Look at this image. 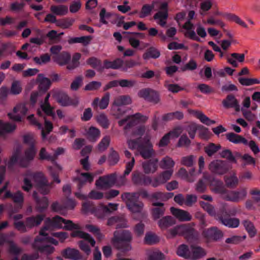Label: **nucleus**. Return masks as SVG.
<instances>
[{"label":"nucleus","mask_w":260,"mask_h":260,"mask_svg":"<svg viewBox=\"0 0 260 260\" xmlns=\"http://www.w3.org/2000/svg\"><path fill=\"white\" fill-rule=\"evenodd\" d=\"M147 255L149 260H164L165 258L164 254L158 250H149Z\"/></svg>","instance_id":"obj_40"},{"label":"nucleus","mask_w":260,"mask_h":260,"mask_svg":"<svg viewBox=\"0 0 260 260\" xmlns=\"http://www.w3.org/2000/svg\"><path fill=\"white\" fill-rule=\"evenodd\" d=\"M180 134V131H170L160 140L158 144L159 146L164 147L166 146L169 143L170 139L177 138Z\"/></svg>","instance_id":"obj_30"},{"label":"nucleus","mask_w":260,"mask_h":260,"mask_svg":"<svg viewBox=\"0 0 260 260\" xmlns=\"http://www.w3.org/2000/svg\"><path fill=\"white\" fill-rule=\"evenodd\" d=\"M116 179V175L115 173L104 176L95 181V185L101 189H107L115 184Z\"/></svg>","instance_id":"obj_17"},{"label":"nucleus","mask_w":260,"mask_h":260,"mask_svg":"<svg viewBox=\"0 0 260 260\" xmlns=\"http://www.w3.org/2000/svg\"><path fill=\"white\" fill-rule=\"evenodd\" d=\"M182 224H181L168 230L166 235L167 238L172 239L177 236H182Z\"/></svg>","instance_id":"obj_36"},{"label":"nucleus","mask_w":260,"mask_h":260,"mask_svg":"<svg viewBox=\"0 0 260 260\" xmlns=\"http://www.w3.org/2000/svg\"><path fill=\"white\" fill-rule=\"evenodd\" d=\"M83 210L85 212H91L94 213L96 216L99 218H102L104 217V214H101L100 211H101L103 213H107L112 212L117 210L118 207L117 204L109 203L108 206L101 205L99 208L98 209H91L90 205L89 203H84L83 204Z\"/></svg>","instance_id":"obj_10"},{"label":"nucleus","mask_w":260,"mask_h":260,"mask_svg":"<svg viewBox=\"0 0 260 260\" xmlns=\"http://www.w3.org/2000/svg\"><path fill=\"white\" fill-rule=\"evenodd\" d=\"M209 181L212 191L217 193H220L221 196H222L225 191L222 182L214 178H213L212 180H209Z\"/></svg>","instance_id":"obj_25"},{"label":"nucleus","mask_w":260,"mask_h":260,"mask_svg":"<svg viewBox=\"0 0 260 260\" xmlns=\"http://www.w3.org/2000/svg\"><path fill=\"white\" fill-rule=\"evenodd\" d=\"M132 240V235L129 231H116L114 232L111 243L116 248L127 251L132 249L130 244Z\"/></svg>","instance_id":"obj_6"},{"label":"nucleus","mask_w":260,"mask_h":260,"mask_svg":"<svg viewBox=\"0 0 260 260\" xmlns=\"http://www.w3.org/2000/svg\"><path fill=\"white\" fill-rule=\"evenodd\" d=\"M45 218L43 214L31 216L26 218V224L28 229H32L41 224Z\"/></svg>","instance_id":"obj_24"},{"label":"nucleus","mask_w":260,"mask_h":260,"mask_svg":"<svg viewBox=\"0 0 260 260\" xmlns=\"http://www.w3.org/2000/svg\"><path fill=\"white\" fill-rule=\"evenodd\" d=\"M48 231V230H47V226L42 227L39 231V232H43L42 235L41 236V238L44 239L45 240L44 241L48 244L51 243L55 246L57 245L58 244V242L56 239L48 236V233H47V231Z\"/></svg>","instance_id":"obj_39"},{"label":"nucleus","mask_w":260,"mask_h":260,"mask_svg":"<svg viewBox=\"0 0 260 260\" xmlns=\"http://www.w3.org/2000/svg\"><path fill=\"white\" fill-rule=\"evenodd\" d=\"M61 254L66 258L72 260H85L79 250L74 248H67L61 252Z\"/></svg>","instance_id":"obj_20"},{"label":"nucleus","mask_w":260,"mask_h":260,"mask_svg":"<svg viewBox=\"0 0 260 260\" xmlns=\"http://www.w3.org/2000/svg\"><path fill=\"white\" fill-rule=\"evenodd\" d=\"M48 169L51 176L53 178L54 181L59 183L60 180L58 177V175L61 171V167L56 164H54L53 166L48 167Z\"/></svg>","instance_id":"obj_38"},{"label":"nucleus","mask_w":260,"mask_h":260,"mask_svg":"<svg viewBox=\"0 0 260 260\" xmlns=\"http://www.w3.org/2000/svg\"><path fill=\"white\" fill-rule=\"evenodd\" d=\"M159 56V52L157 50L153 49L144 53L143 55V57L145 60H147L150 58H158Z\"/></svg>","instance_id":"obj_62"},{"label":"nucleus","mask_w":260,"mask_h":260,"mask_svg":"<svg viewBox=\"0 0 260 260\" xmlns=\"http://www.w3.org/2000/svg\"><path fill=\"white\" fill-rule=\"evenodd\" d=\"M225 182L228 187L234 188L238 185L239 180L236 174L234 173L229 176L225 177Z\"/></svg>","instance_id":"obj_47"},{"label":"nucleus","mask_w":260,"mask_h":260,"mask_svg":"<svg viewBox=\"0 0 260 260\" xmlns=\"http://www.w3.org/2000/svg\"><path fill=\"white\" fill-rule=\"evenodd\" d=\"M132 103L130 96L127 95L119 96L116 98L111 108L112 114L117 118L124 113L121 106L129 105Z\"/></svg>","instance_id":"obj_9"},{"label":"nucleus","mask_w":260,"mask_h":260,"mask_svg":"<svg viewBox=\"0 0 260 260\" xmlns=\"http://www.w3.org/2000/svg\"><path fill=\"white\" fill-rule=\"evenodd\" d=\"M22 89L20 82L19 81H14L12 83L10 93L14 95L19 94L21 92Z\"/></svg>","instance_id":"obj_53"},{"label":"nucleus","mask_w":260,"mask_h":260,"mask_svg":"<svg viewBox=\"0 0 260 260\" xmlns=\"http://www.w3.org/2000/svg\"><path fill=\"white\" fill-rule=\"evenodd\" d=\"M93 175L88 173H82L78 177L77 179L79 182L78 186L80 188L86 183H91L93 180Z\"/></svg>","instance_id":"obj_32"},{"label":"nucleus","mask_w":260,"mask_h":260,"mask_svg":"<svg viewBox=\"0 0 260 260\" xmlns=\"http://www.w3.org/2000/svg\"><path fill=\"white\" fill-rule=\"evenodd\" d=\"M177 254L179 256L185 258H190L191 251L188 247L185 244L180 245L177 250Z\"/></svg>","instance_id":"obj_43"},{"label":"nucleus","mask_w":260,"mask_h":260,"mask_svg":"<svg viewBox=\"0 0 260 260\" xmlns=\"http://www.w3.org/2000/svg\"><path fill=\"white\" fill-rule=\"evenodd\" d=\"M24 142L29 145L30 148L26 150L23 157H20L21 149H17L12 155L8 162V167H10L16 162L23 167H27L29 162L32 160L36 153V149L35 147L36 140L31 135H25L23 137Z\"/></svg>","instance_id":"obj_4"},{"label":"nucleus","mask_w":260,"mask_h":260,"mask_svg":"<svg viewBox=\"0 0 260 260\" xmlns=\"http://www.w3.org/2000/svg\"><path fill=\"white\" fill-rule=\"evenodd\" d=\"M121 198L126 204L128 209L132 212L141 213L143 208V204L138 201V196L136 193H124Z\"/></svg>","instance_id":"obj_8"},{"label":"nucleus","mask_w":260,"mask_h":260,"mask_svg":"<svg viewBox=\"0 0 260 260\" xmlns=\"http://www.w3.org/2000/svg\"><path fill=\"white\" fill-rule=\"evenodd\" d=\"M194 172V169H191L189 173H188L185 169L182 168L178 172L177 175L178 177L182 179H186L188 182H193L194 179L191 178L190 176H193Z\"/></svg>","instance_id":"obj_37"},{"label":"nucleus","mask_w":260,"mask_h":260,"mask_svg":"<svg viewBox=\"0 0 260 260\" xmlns=\"http://www.w3.org/2000/svg\"><path fill=\"white\" fill-rule=\"evenodd\" d=\"M110 142V138L109 136L104 137L98 146V150L101 151H105L108 147Z\"/></svg>","instance_id":"obj_57"},{"label":"nucleus","mask_w":260,"mask_h":260,"mask_svg":"<svg viewBox=\"0 0 260 260\" xmlns=\"http://www.w3.org/2000/svg\"><path fill=\"white\" fill-rule=\"evenodd\" d=\"M191 249L190 258L192 259L200 258L207 254L206 251L200 246H191Z\"/></svg>","instance_id":"obj_33"},{"label":"nucleus","mask_w":260,"mask_h":260,"mask_svg":"<svg viewBox=\"0 0 260 260\" xmlns=\"http://www.w3.org/2000/svg\"><path fill=\"white\" fill-rule=\"evenodd\" d=\"M209 169L211 172L218 174H224L226 171L223 161L218 160L211 162L209 166Z\"/></svg>","instance_id":"obj_23"},{"label":"nucleus","mask_w":260,"mask_h":260,"mask_svg":"<svg viewBox=\"0 0 260 260\" xmlns=\"http://www.w3.org/2000/svg\"><path fill=\"white\" fill-rule=\"evenodd\" d=\"M74 22L73 19H67L57 21L56 25L63 28H68L73 24Z\"/></svg>","instance_id":"obj_63"},{"label":"nucleus","mask_w":260,"mask_h":260,"mask_svg":"<svg viewBox=\"0 0 260 260\" xmlns=\"http://www.w3.org/2000/svg\"><path fill=\"white\" fill-rule=\"evenodd\" d=\"M44 226H47V230H48L52 228L64 229L67 230H75L71 234L72 237L83 239L92 247L95 244V240L89 234L81 231L82 228L79 223H74L71 220L64 219L58 216L52 218H47Z\"/></svg>","instance_id":"obj_1"},{"label":"nucleus","mask_w":260,"mask_h":260,"mask_svg":"<svg viewBox=\"0 0 260 260\" xmlns=\"http://www.w3.org/2000/svg\"><path fill=\"white\" fill-rule=\"evenodd\" d=\"M175 220L172 217L167 216L161 218L158 221V224L161 230H164L175 224Z\"/></svg>","instance_id":"obj_31"},{"label":"nucleus","mask_w":260,"mask_h":260,"mask_svg":"<svg viewBox=\"0 0 260 260\" xmlns=\"http://www.w3.org/2000/svg\"><path fill=\"white\" fill-rule=\"evenodd\" d=\"M96 120L103 128H107L108 127L110 122L105 114H99L96 117Z\"/></svg>","instance_id":"obj_55"},{"label":"nucleus","mask_w":260,"mask_h":260,"mask_svg":"<svg viewBox=\"0 0 260 260\" xmlns=\"http://www.w3.org/2000/svg\"><path fill=\"white\" fill-rule=\"evenodd\" d=\"M110 101V94L106 93L101 99L95 98L91 103V106L94 108H99L100 109H105L108 106Z\"/></svg>","instance_id":"obj_22"},{"label":"nucleus","mask_w":260,"mask_h":260,"mask_svg":"<svg viewBox=\"0 0 260 260\" xmlns=\"http://www.w3.org/2000/svg\"><path fill=\"white\" fill-rule=\"evenodd\" d=\"M195 15V13L193 11H190L188 12V17L189 20H187L183 24V27L185 30L184 35L192 40L200 41V38L197 36L196 32L193 30V25L190 21V20L193 19Z\"/></svg>","instance_id":"obj_15"},{"label":"nucleus","mask_w":260,"mask_h":260,"mask_svg":"<svg viewBox=\"0 0 260 260\" xmlns=\"http://www.w3.org/2000/svg\"><path fill=\"white\" fill-rule=\"evenodd\" d=\"M34 62L39 65H43L48 63L50 61V56L48 54H43L40 56L34 57Z\"/></svg>","instance_id":"obj_50"},{"label":"nucleus","mask_w":260,"mask_h":260,"mask_svg":"<svg viewBox=\"0 0 260 260\" xmlns=\"http://www.w3.org/2000/svg\"><path fill=\"white\" fill-rule=\"evenodd\" d=\"M10 198L13 199V201L15 203L19 204L18 206V209L21 208L24 198L23 193L21 191H18L16 193L12 194L10 191L7 190L4 195H2V198L4 199Z\"/></svg>","instance_id":"obj_21"},{"label":"nucleus","mask_w":260,"mask_h":260,"mask_svg":"<svg viewBox=\"0 0 260 260\" xmlns=\"http://www.w3.org/2000/svg\"><path fill=\"white\" fill-rule=\"evenodd\" d=\"M222 104L225 108H234L236 111L240 110V106L236 98L233 95H229L223 101Z\"/></svg>","instance_id":"obj_29"},{"label":"nucleus","mask_w":260,"mask_h":260,"mask_svg":"<svg viewBox=\"0 0 260 260\" xmlns=\"http://www.w3.org/2000/svg\"><path fill=\"white\" fill-rule=\"evenodd\" d=\"M119 160V155L117 152L111 149L110 150V153L109 156L108 160L110 164L112 165H115Z\"/></svg>","instance_id":"obj_61"},{"label":"nucleus","mask_w":260,"mask_h":260,"mask_svg":"<svg viewBox=\"0 0 260 260\" xmlns=\"http://www.w3.org/2000/svg\"><path fill=\"white\" fill-rule=\"evenodd\" d=\"M81 57V54L76 53L73 56L72 60H71V55L69 53L63 52L60 55L54 57V60L59 66H62L67 65V69L69 70H72L80 65L79 59Z\"/></svg>","instance_id":"obj_7"},{"label":"nucleus","mask_w":260,"mask_h":260,"mask_svg":"<svg viewBox=\"0 0 260 260\" xmlns=\"http://www.w3.org/2000/svg\"><path fill=\"white\" fill-rule=\"evenodd\" d=\"M246 238V235L243 236H233L226 239V243L237 244L244 240Z\"/></svg>","instance_id":"obj_59"},{"label":"nucleus","mask_w":260,"mask_h":260,"mask_svg":"<svg viewBox=\"0 0 260 260\" xmlns=\"http://www.w3.org/2000/svg\"><path fill=\"white\" fill-rule=\"evenodd\" d=\"M153 205L158 207L154 208L152 210V215L154 219H158L162 216L165 212V208L162 207L163 204L161 203H154Z\"/></svg>","instance_id":"obj_48"},{"label":"nucleus","mask_w":260,"mask_h":260,"mask_svg":"<svg viewBox=\"0 0 260 260\" xmlns=\"http://www.w3.org/2000/svg\"><path fill=\"white\" fill-rule=\"evenodd\" d=\"M126 134L127 143L131 149H137L145 159L149 158L154 154L150 137L144 131H128Z\"/></svg>","instance_id":"obj_2"},{"label":"nucleus","mask_w":260,"mask_h":260,"mask_svg":"<svg viewBox=\"0 0 260 260\" xmlns=\"http://www.w3.org/2000/svg\"><path fill=\"white\" fill-rule=\"evenodd\" d=\"M33 197L36 201V208L38 211L42 212L47 208L48 203L47 199L46 197H43L41 200H39L38 199L37 193L36 192H34L33 193Z\"/></svg>","instance_id":"obj_35"},{"label":"nucleus","mask_w":260,"mask_h":260,"mask_svg":"<svg viewBox=\"0 0 260 260\" xmlns=\"http://www.w3.org/2000/svg\"><path fill=\"white\" fill-rule=\"evenodd\" d=\"M158 160L155 159L153 160L144 162L142 164V167L145 174H153L157 169Z\"/></svg>","instance_id":"obj_26"},{"label":"nucleus","mask_w":260,"mask_h":260,"mask_svg":"<svg viewBox=\"0 0 260 260\" xmlns=\"http://www.w3.org/2000/svg\"><path fill=\"white\" fill-rule=\"evenodd\" d=\"M182 236H184L188 241L193 238L194 229L190 224H182Z\"/></svg>","instance_id":"obj_34"},{"label":"nucleus","mask_w":260,"mask_h":260,"mask_svg":"<svg viewBox=\"0 0 260 260\" xmlns=\"http://www.w3.org/2000/svg\"><path fill=\"white\" fill-rule=\"evenodd\" d=\"M50 96V93H48L45 98L44 103L41 105V107L42 110L47 115H50L54 116V114L53 112V109L50 106L48 103V100Z\"/></svg>","instance_id":"obj_44"},{"label":"nucleus","mask_w":260,"mask_h":260,"mask_svg":"<svg viewBox=\"0 0 260 260\" xmlns=\"http://www.w3.org/2000/svg\"><path fill=\"white\" fill-rule=\"evenodd\" d=\"M123 63V61L120 59H116L113 61H106L104 62V68L117 69L121 67Z\"/></svg>","instance_id":"obj_52"},{"label":"nucleus","mask_w":260,"mask_h":260,"mask_svg":"<svg viewBox=\"0 0 260 260\" xmlns=\"http://www.w3.org/2000/svg\"><path fill=\"white\" fill-rule=\"evenodd\" d=\"M247 194V189L243 187L237 190L225 191L222 198L227 201L238 203L245 199Z\"/></svg>","instance_id":"obj_13"},{"label":"nucleus","mask_w":260,"mask_h":260,"mask_svg":"<svg viewBox=\"0 0 260 260\" xmlns=\"http://www.w3.org/2000/svg\"><path fill=\"white\" fill-rule=\"evenodd\" d=\"M37 81L39 83V89L41 92L47 90L51 85L50 80L42 74L38 75Z\"/></svg>","instance_id":"obj_28"},{"label":"nucleus","mask_w":260,"mask_h":260,"mask_svg":"<svg viewBox=\"0 0 260 260\" xmlns=\"http://www.w3.org/2000/svg\"><path fill=\"white\" fill-rule=\"evenodd\" d=\"M36 186L39 191L43 194H47L50 190L51 185L42 172L27 173L24 177L22 188L26 191L31 190L32 186Z\"/></svg>","instance_id":"obj_3"},{"label":"nucleus","mask_w":260,"mask_h":260,"mask_svg":"<svg viewBox=\"0 0 260 260\" xmlns=\"http://www.w3.org/2000/svg\"><path fill=\"white\" fill-rule=\"evenodd\" d=\"M202 235L205 239L206 243L217 241L221 238L223 236L221 231L216 227H212L204 230L202 232Z\"/></svg>","instance_id":"obj_16"},{"label":"nucleus","mask_w":260,"mask_h":260,"mask_svg":"<svg viewBox=\"0 0 260 260\" xmlns=\"http://www.w3.org/2000/svg\"><path fill=\"white\" fill-rule=\"evenodd\" d=\"M174 166L175 161L171 157L168 156L164 157L159 162L160 167L164 169H172Z\"/></svg>","instance_id":"obj_41"},{"label":"nucleus","mask_w":260,"mask_h":260,"mask_svg":"<svg viewBox=\"0 0 260 260\" xmlns=\"http://www.w3.org/2000/svg\"><path fill=\"white\" fill-rule=\"evenodd\" d=\"M165 86L170 92L173 93H177L183 89V87L178 84H171L168 82L166 83Z\"/></svg>","instance_id":"obj_60"},{"label":"nucleus","mask_w":260,"mask_h":260,"mask_svg":"<svg viewBox=\"0 0 260 260\" xmlns=\"http://www.w3.org/2000/svg\"><path fill=\"white\" fill-rule=\"evenodd\" d=\"M51 11L56 15H64L68 12V8L64 5L53 6L50 8Z\"/></svg>","instance_id":"obj_46"},{"label":"nucleus","mask_w":260,"mask_h":260,"mask_svg":"<svg viewBox=\"0 0 260 260\" xmlns=\"http://www.w3.org/2000/svg\"><path fill=\"white\" fill-rule=\"evenodd\" d=\"M147 120V117L137 113L133 115H129L126 118L118 121V124L124 129L133 128L134 126L139 124Z\"/></svg>","instance_id":"obj_11"},{"label":"nucleus","mask_w":260,"mask_h":260,"mask_svg":"<svg viewBox=\"0 0 260 260\" xmlns=\"http://www.w3.org/2000/svg\"><path fill=\"white\" fill-rule=\"evenodd\" d=\"M227 139L231 142L234 143H242L244 144H247V141L244 138L233 133H230L226 135Z\"/></svg>","instance_id":"obj_45"},{"label":"nucleus","mask_w":260,"mask_h":260,"mask_svg":"<svg viewBox=\"0 0 260 260\" xmlns=\"http://www.w3.org/2000/svg\"><path fill=\"white\" fill-rule=\"evenodd\" d=\"M155 5H158L159 7V11L154 15V18L157 24L161 26H164L166 24V20L168 18V4L165 2L155 3L152 6L145 5L143 6L140 13V18H144L150 15Z\"/></svg>","instance_id":"obj_5"},{"label":"nucleus","mask_w":260,"mask_h":260,"mask_svg":"<svg viewBox=\"0 0 260 260\" xmlns=\"http://www.w3.org/2000/svg\"><path fill=\"white\" fill-rule=\"evenodd\" d=\"M190 114H192L196 118L200 119V120L206 125H209L215 123L214 120L210 119L207 116H206L203 112L200 111H197L193 110H189Z\"/></svg>","instance_id":"obj_27"},{"label":"nucleus","mask_w":260,"mask_h":260,"mask_svg":"<svg viewBox=\"0 0 260 260\" xmlns=\"http://www.w3.org/2000/svg\"><path fill=\"white\" fill-rule=\"evenodd\" d=\"M170 211L172 214L180 221H189L192 219V216L187 211L171 207Z\"/></svg>","instance_id":"obj_19"},{"label":"nucleus","mask_w":260,"mask_h":260,"mask_svg":"<svg viewBox=\"0 0 260 260\" xmlns=\"http://www.w3.org/2000/svg\"><path fill=\"white\" fill-rule=\"evenodd\" d=\"M39 156L41 159H46L52 162L55 161L54 156L49 154L45 148H42L39 152Z\"/></svg>","instance_id":"obj_64"},{"label":"nucleus","mask_w":260,"mask_h":260,"mask_svg":"<svg viewBox=\"0 0 260 260\" xmlns=\"http://www.w3.org/2000/svg\"><path fill=\"white\" fill-rule=\"evenodd\" d=\"M220 148V145H215L213 143H211L208 146L205 147V152L208 156H211L213 155Z\"/></svg>","instance_id":"obj_58"},{"label":"nucleus","mask_w":260,"mask_h":260,"mask_svg":"<svg viewBox=\"0 0 260 260\" xmlns=\"http://www.w3.org/2000/svg\"><path fill=\"white\" fill-rule=\"evenodd\" d=\"M43 232H39V235L35 239L32 246L35 249L42 253H44L47 255L52 254L55 251V248L48 244L47 242L45 241L44 239H41V235Z\"/></svg>","instance_id":"obj_12"},{"label":"nucleus","mask_w":260,"mask_h":260,"mask_svg":"<svg viewBox=\"0 0 260 260\" xmlns=\"http://www.w3.org/2000/svg\"><path fill=\"white\" fill-rule=\"evenodd\" d=\"M84 135L89 141L94 142L99 138L100 133V131H86Z\"/></svg>","instance_id":"obj_56"},{"label":"nucleus","mask_w":260,"mask_h":260,"mask_svg":"<svg viewBox=\"0 0 260 260\" xmlns=\"http://www.w3.org/2000/svg\"><path fill=\"white\" fill-rule=\"evenodd\" d=\"M27 111L25 106L23 104L17 105L12 112L8 114L9 117L16 121L21 120L22 117L24 116Z\"/></svg>","instance_id":"obj_18"},{"label":"nucleus","mask_w":260,"mask_h":260,"mask_svg":"<svg viewBox=\"0 0 260 260\" xmlns=\"http://www.w3.org/2000/svg\"><path fill=\"white\" fill-rule=\"evenodd\" d=\"M242 224L250 237L255 236L257 231L252 222L248 220H245L242 222Z\"/></svg>","instance_id":"obj_42"},{"label":"nucleus","mask_w":260,"mask_h":260,"mask_svg":"<svg viewBox=\"0 0 260 260\" xmlns=\"http://www.w3.org/2000/svg\"><path fill=\"white\" fill-rule=\"evenodd\" d=\"M221 221L223 224L231 228H237L239 224V219L236 218H221Z\"/></svg>","instance_id":"obj_49"},{"label":"nucleus","mask_w":260,"mask_h":260,"mask_svg":"<svg viewBox=\"0 0 260 260\" xmlns=\"http://www.w3.org/2000/svg\"><path fill=\"white\" fill-rule=\"evenodd\" d=\"M183 117V114L180 111H176L173 113H168L163 116L165 120H171L175 119H181Z\"/></svg>","instance_id":"obj_54"},{"label":"nucleus","mask_w":260,"mask_h":260,"mask_svg":"<svg viewBox=\"0 0 260 260\" xmlns=\"http://www.w3.org/2000/svg\"><path fill=\"white\" fill-rule=\"evenodd\" d=\"M159 241V238L154 234L151 233H146L145 238V243L149 245H153L157 243Z\"/></svg>","instance_id":"obj_51"},{"label":"nucleus","mask_w":260,"mask_h":260,"mask_svg":"<svg viewBox=\"0 0 260 260\" xmlns=\"http://www.w3.org/2000/svg\"><path fill=\"white\" fill-rule=\"evenodd\" d=\"M52 95L63 106H76L79 102L78 98H71L66 93L57 90H53L52 91Z\"/></svg>","instance_id":"obj_14"}]
</instances>
